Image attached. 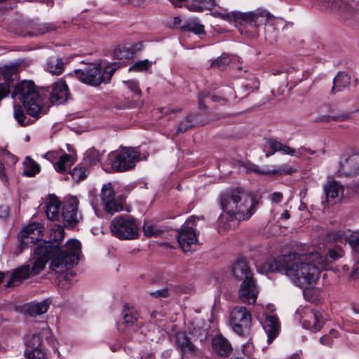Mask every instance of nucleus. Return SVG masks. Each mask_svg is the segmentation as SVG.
Returning <instances> with one entry per match:
<instances>
[{
  "instance_id": "nucleus-1",
  "label": "nucleus",
  "mask_w": 359,
  "mask_h": 359,
  "mask_svg": "<svg viewBox=\"0 0 359 359\" xmlns=\"http://www.w3.org/2000/svg\"><path fill=\"white\" fill-rule=\"evenodd\" d=\"M43 226L39 222H32L23 228L18 233L20 251L36 244L34 253L37 257L30 273H40L50 260V269L55 273H62L77 264L81 252V244L76 239L69 240L61 248L48 245L47 241L41 240Z\"/></svg>"
},
{
  "instance_id": "nucleus-2",
  "label": "nucleus",
  "mask_w": 359,
  "mask_h": 359,
  "mask_svg": "<svg viewBox=\"0 0 359 359\" xmlns=\"http://www.w3.org/2000/svg\"><path fill=\"white\" fill-rule=\"evenodd\" d=\"M343 253L340 247L329 248L326 256L314 251L293 252L273 259L269 269L288 276L294 284L304 289V295L307 298L309 287L318 279L320 271L327 269Z\"/></svg>"
},
{
  "instance_id": "nucleus-3",
  "label": "nucleus",
  "mask_w": 359,
  "mask_h": 359,
  "mask_svg": "<svg viewBox=\"0 0 359 359\" xmlns=\"http://www.w3.org/2000/svg\"><path fill=\"white\" fill-rule=\"evenodd\" d=\"M219 203L224 212L231 219L248 220L255 212L258 201L241 188L226 190L220 195Z\"/></svg>"
},
{
  "instance_id": "nucleus-4",
  "label": "nucleus",
  "mask_w": 359,
  "mask_h": 359,
  "mask_svg": "<svg viewBox=\"0 0 359 359\" xmlns=\"http://www.w3.org/2000/svg\"><path fill=\"white\" fill-rule=\"evenodd\" d=\"M13 96L22 101L27 113L39 118L47 113L42 104V99L36 86L32 81H22L16 85Z\"/></svg>"
},
{
  "instance_id": "nucleus-5",
  "label": "nucleus",
  "mask_w": 359,
  "mask_h": 359,
  "mask_svg": "<svg viewBox=\"0 0 359 359\" xmlns=\"http://www.w3.org/2000/svg\"><path fill=\"white\" fill-rule=\"evenodd\" d=\"M110 165H103L104 170L107 172H126L135 168L140 161V152L131 147L123 148L118 151H113L108 156Z\"/></svg>"
},
{
  "instance_id": "nucleus-6",
  "label": "nucleus",
  "mask_w": 359,
  "mask_h": 359,
  "mask_svg": "<svg viewBox=\"0 0 359 359\" xmlns=\"http://www.w3.org/2000/svg\"><path fill=\"white\" fill-rule=\"evenodd\" d=\"M111 234L121 240H133L138 236V225L130 215H122L113 219L110 224Z\"/></svg>"
},
{
  "instance_id": "nucleus-7",
  "label": "nucleus",
  "mask_w": 359,
  "mask_h": 359,
  "mask_svg": "<svg viewBox=\"0 0 359 359\" xmlns=\"http://www.w3.org/2000/svg\"><path fill=\"white\" fill-rule=\"evenodd\" d=\"M252 316L251 311L243 306H234L229 314V323L233 331L242 337L251 332Z\"/></svg>"
},
{
  "instance_id": "nucleus-8",
  "label": "nucleus",
  "mask_w": 359,
  "mask_h": 359,
  "mask_svg": "<svg viewBox=\"0 0 359 359\" xmlns=\"http://www.w3.org/2000/svg\"><path fill=\"white\" fill-rule=\"evenodd\" d=\"M268 15L269 13L257 11L247 13L232 11L227 13L220 14L222 19L229 22L230 23L233 22L236 25L237 24H248L254 27L263 24L266 17H268Z\"/></svg>"
},
{
  "instance_id": "nucleus-9",
  "label": "nucleus",
  "mask_w": 359,
  "mask_h": 359,
  "mask_svg": "<svg viewBox=\"0 0 359 359\" xmlns=\"http://www.w3.org/2000/svg\"><path fill=\"white\" fill-rule=\"evenodd\" d=\"M296 316L303 327L313 332L320 330L325 324L321 312L309 306L299 308L296 311Z\"/></svg>"
},
{
  "instance_id": "nucleus-10",
  "label": "nucleus",
  "mask_w": 359,
  "mask_h": 359,
  "mask_svg": "<svg viewBox=\"0 0 359 359\" xmlns=\"http://www.w3.org/2000/svg\"><path fill=\"white\" fill-rule=\"evenodd\" d=\"M196 219H200V217H191L177 232V241L180 248L184 252L190 251L192 246L197 243V235L194 229Z\"/></svg>"
},
{
  "instance_id": "nucleus-11",
  "label": "nucleus",
  "mask_w": 359,
  "mask_h": 359,
  "mask_svg": "<svg viewBox=\"0 0 359 359\" xmlns=\"http://www.w3.org/2000/svg\"><path fill=\"white\" fill-rule=\"evenodd\" d=\"M74 74L80 81L88 85L96 86L103 83L102 67L99 63L90 64L84 69H75Z\"/></svg>"
},
{
  "instance_id": "nucleus-12",
  "label": "nucleus",
  "mask_w": 359,
  "mask_h": 359,
  "mask_svg": "<svg viewBox=\"0 0 359 359\" xmlns=\"http://www.w3.org/2000/svg\"><path fill=\"white\" fill-rule=\"evenodd\" d=\"M100 200L103 210L110 215L123 210L121 201H118L115 196V191L111 183H107L102 186Z\"/></svg>"
},
{
  "instance_id": "nucleus-13",
  "label": "nucleus",
  "mask_w": 359,
  "mask_h": 359,
  "mask_svg": "<svg viewBox=\"0 0 359 359\" xmlns=\"http://www.w3.org/2000/svg\"><path fill=\"white\" fill-rule=\"evenodd\" d=\"M79 200L76 196L67 198L62 203V216L65 224L75 225L81 218L78 212Z\"/></svg>"
},
{
  "instance_id": "nucleus-14",
  "label": "nucleus",
  "mask_w": 359,
  "mask_h": 359,
  "mask_svg": "<svg viewBox=\"0 0 359 359\" xmlns=\"http://www.w3.org/2000/svg\"><path fill=\"white\" fill-rule=\"evenodd\" d=\"M326 239L329 241L348 243L353 251L359 254V232H353L350 229H340L328 233Z\"/></svg>"
},
{
  "instance_id": "nucleus-15",
  "label": "nucleus",
  "mask_w": 359,
  "mask_h": 359,
  "mask_svg": "<svg viewBox=\"0 0 359 359\" xmlns=\"http://www.w3.org/2000/svg\"><path fill=\"white\" fill-rule=\"evenodd\" d=\"M259 291L255 280H247L242 282L238 289V299L243 304H255Z\"/></svg>"
},
{
  "instance_id": "nucleus-16",
  "label": "nucleus",
  "mask_w": 359,
  "mask_h": 359,
  "mask_svg": "<svg viewBox=\"0 0 359 359\" xmlns=\"http://www.w3.org/2000/svg\"><path fill=\"white\" fill-rule=\"evenodd\" d=\"M359 172V154L342 157L339 162V176L350 177Z\"/></svg>"
},
{
  "instance_id": "nucleus-17",
  "label": "nucleus",
  "mask_w": 359,
  "mask_h": 359,
  "mask_svg": "<svg viewBox=\"0 0 359 359\" xmlns=\"http://www.w3.org/2000/svg\"><path fill=\"white\" fill-rule=\"evenodd\" d=\"M231 273L239 281H247L254 279L253 274L247 261L243 258L237 259L231 265Z\"/></svg>"
},
{
  "instance_id": "nucleus-18",
  "label": "nucleus",
  "mask_w": 359,
  "mask_h": 359,
  "mask_svg": "<svg viewBox=\"0 0 359 359\" xmlns=\"http://www.w3.org/2000/svg\"><path fill=\"white\" fill-rule=\"evenodd\" d=\"M69 88L62 79L53 83L50 87V100L54 104H61L65 103L68 99Z\"/></svg>"
},
{
  "instance_id": "nucleus-19",
  "label": "nucleus",
  "mask_w": 359,
  "mask_h": 359,
  "mask_svg": "<svg viewBox=\"0 0 359 359\" xmlns=\"http://www.w3.org/2000/svg\"><path fill=\"white\" fill-rule=\"evenodd\" d=\"M262 327L267 334V342L271 344L279 333L280 329L279 320L276 316L266 315L262 322Z\"/></svg>"
},
{
  "instance_id": "nucleus-20",
  "label": "nucleus",
  "mask_w": 359,
  "mask_h": 359,
  "mask_svg": "<svg viewBox=\"0 0 359 359\" xmlns=\"http://www.w3.org/2000/svg\"><path fill=\"white\" fill-rule=\"evenodd\" d=\"M323 189L327 203L337 198H341L344 196V186L334 180H327Z\"/></svg>"
},
{
  "instance_id": "nucleus-21",
  "label": "nucleus",
  "mask_w": 359,
  "mask_h": 359,
  "mask_svg": "<svg viewBox=\"0 0 359 359\" xmlns=\"http://www.w3.org/2000/svg\"><path fill=\"white\" fill-rule=\"evenodd\" d=\"M175 343L177 348L182 352V356L195 355L196 354L195 346L190 341L189 337L184 333L179 332L176 334Z\"/></svg>"
},
{
  "instance_id": "nucleus-22",
  "label": "nucleus",
  "mask_w": 359,
  "mask_h": 359,
  "mask_svg": "<svg viewBox=\"0 0 359 359\" xmlns=\"http://www.w3.org/2000/svg\"><path fill=\"white\" fill-rule=\"evenodd\" d=\"M265 148L274 149L277 152H282L283 154H288L292 156H299L304 149L303 148H298L297 150L294 149L273 138L266 139Z\"/></svg>"
},
{
  "instance_id": "nucleus-23",
  "label": "nucleus",
  "mask_w": 359,
  "mask_h": 359,
  "mask_svg": "<svg viewBox=\"0 0 359 359\" xmlns=\"http://www.w3.org/2000/svg\"><path fill=\"white\" fill-rule=\"evenodd\" d=\"M265 148L274 149L277 152H282L283 154H288L292 156H299L304 149L303 148H298L297 150L294 149L273 138L266 139Z\"/></svg>"
},
{
  "instance_id": "nucleus-24",
  "label": "nucleus",
  "mask_w": 359,
  "mask_h": 359,
  "mask_svg": "<svg viewBox=\"0 0 359 359\" xmlns=\"http://www.w3.org/2000/svg\"><path fill=\"white\" fill-rule=\"evenodd\" d=\"M212 344L214 351L220 356L227 357L233 351L231 344L222 335L215 337L212 339Z\"/></svg>"
},
{
  "instance_id": "nucleus-25",
  "label": "nucleus",
  "mask_w": 359,
  "mask_h": 359,
  "mask_svg": "<svg viewBox=\"0 0 359 359\" xmlns=\"http://www.w3.org/2000/svg\"><path fill=\"white\" fill-rule=\"evenodd\" d=\"M60 207V200L54 195H49L44 207L47 217L50 220H57L59 217Z\"/></svg>"
},
{
  "instance_id": "nucleus-26",
  "label": "nucleus",
  "mask_w": 359,
  "mask_h": 359,
  "mask_svg": "<svg viewBox=\"0 0 359 359\" xmlns=\"http://www.w3.org/2000/svg\"><path fill=\"white\" fill-rule=\"evenodd\" d=\"M30 273V268L28 265L18 268L13 271L11 279L5 286L9 287L18 285L23 280L27 278Z\"/></svg>"
},
{
  "instance_id": "nucleus-27",
  "label": "nucleus",
  "mask_w": 359,
  "mask_h": 359,
  "mask_svg": "<svg viewBox=\"0 0 359 359\" xmlns=\"http://www.w3.org/2000/svg\"><path fill=\"white\" fill-rule=\"evenodd\" d=\"M50 302L45 299L41 302H31L27 304V311L30 316H36L45 313L49 309Z\"/></svg>"
},
{
  "instance_id": "nucleus-28",
  "label": "nucleus",
  "mask_w": 359,
  "mask_h": 359,
  "mask_svg": "<svg viewBox=\"0 0 359 359\" xmlns=\"http://www.w3.org/2000/svg\"><path fill=\"white\" fill-rule=\"evenodd\" d=\"M41 167L36 161L29 156H27L23 162L22 175L25 177H32L38 174Z\"/></svg>"
},
{
  "instance_id": "nucleus-29",
  "label": "nucleus",
  "mask_w": 359,
  "mask_h": 359,
  "mask_svg": "<svg viewBox=\"0 0 359 359\" xmlns=\"http://www.w3.org/2000/svg\"><path fill=\"white\" fill-rule=\"evenodd\" d=\"M332 92L341 91L351 85V76L346 72H339L333 80Z\"/></svg>"
},
{
  "instance_id": "nucleus-30",
  "label": "nucleus",
  "mask_w": 359,
  "mask_h": 359,
  "mask_svg": "<svg viewBox=\"0 0 359 359\" xmlns=\"http://www.w3.org/2000/svg\"><path fill=\"white\" fill-rule=\"evenodd\" d=\"M215 6V0H191L188 5V8L194 12H201L211 10Z\"/></svg>"
},
{
  "instance_id": "nucleus-31",
  "label": "nucleus",
  "mask_w": 359,
  "mask_h": 359,
  "mask_svg": "<svg viewBox=\"0 0 359 359\" xmlns=\"http://www.w3.org/2000/svg\"><path fill=\"white\" fill-rule=\"evenodd\" d=\"M144 234L147 237H159L163 233L164 230L162 227L154 224L151 221H147L142 226Z\"/></svg>"
},
{
  "instance_id": "nucleus-32",
  "label": "nucleus",
  "mask_w": 359,
  "mask_h": 359,
  "mask_svg": "<svg viewBox=\"0 0 359 359\" xmlns=\"http://www.w3.org/2000/svg\"><path fill=\"white\" fill-rule=\"evenodd\" d=\"M123 324L130 327L135 325L138 321V314L133 308L125 306L122 311Z\"/></svg>"
},
{
  "instance_id": "nucleus-33",
  "label": "nucleus",
  "mask_w": 359,
  "mask_h": 359,
  "mask_svg": "<svg viewBox=\"0 0 359 359\" xmlns=\"http://www.w3.org/2000/svg\"><path fill=\"white\" fill-rule=\"evenodd\" d=\"M64 63L62 58L50 57L46 63V69L53 75H59L63 72Z\"/></svg>"
},
{
  "instance_id": "nucleus-34",
  "label": "nucleus",
  "mask_w": 359,
  "mask_h": 359,
  "mask_svg": "<svg viewBox=\"0 0 359 359\" xmlns=\"http://www.w3.org/2000/svg\"><path fill=\"white\" fill-rule=\"evenodd\" d=\"M26 348L25 351L43 349L42 347V338L40 334H32L26 337L25 339Z\"/></svg>"
},
{
  "instance_id": "nucleus-35",
  "label": "nucleus",
  "mask_w": 359,
  "mask_h": 359,
  "mask_svg": "<svg viewBox=\"0 0 359 359\" xmlns=\"http://www.w3.org/2000/svg\"><path fill=\"white\" fill-rule=\"evenodd\" d=\"M74 163V157L68 154H63L59 156L58 161L54 164L55 169L60 172H62L69 168Z\"/></svg>"
},
{
  "instance_id": "nucleus-36",
  "label": "nucleus",
  "mask_w": 359,
  "mask_h": 359,
  "mask_svg": "<svg viewBox=\"0 0 359 359\" xmlns=\"http://www.w3.org/2000/svg\"><path fill=\"white\" fill-rule=\"evenodd\" d=\"M64 228L59 224H53L50 228L49 234V243L59 244L64 239ZM48 243V242H47Z\"/></svg>"
},
{
  "instance_id": "nucleus-37",
  "label": "nucleus",
  "mask_w": 359,
  "mask_h": 359,
  "mask_svg": "<svg viewBox=\"0 0 359 359\" xmlns=\"http://www.w3.org/2000/svg\"><path fill=\"white\" fill-rule=\"evenodd\" d=\"M28 28L30 29V30L22 31V35L24 36H33L43 34L50 30V27L46 25H37L33 23L30 24Z\"/></svg>"
},
{
  "instance_id": "nucleus-38",
  "label": "nucleus",
  "mask_w": 359,
  "mask_h": 359,
  "mask_svg": "<svg viewBox=\"0 0 359 359\" xmlns=\"http://www.w3.org/2000/svg\"><path fill=\"white\" fill-rule=\"evenodd\" d=\"M13 116L20 126H24L29 123V120L27 118L20 105L13 106Z\"/></svg>"
},
{
  "instance_id": "nucleus-39",
  "label": "nucleus",
  "mask_w": 359,
  "mask_h": 359,
  "mask_svg": "<svg viewBox=\"0 0 359 359\" xmlns=\"http://www.w3.org/2000/svg\"><path fill=\"white\" fill-rule=\"evenodd\" d=\"M205 98L209 99L212 102H220L221 104H224L226 103V100L221 98L220 97L215 95H210L208 93H203L199 94L198 95V106L200 109H205V106L203 104V101Z\"/></svg>"
},
{
  "instance_id": "nucleus-40",
  "label": "nucleus",
  "mask_w": 359,
  "mask_h": 359,
  "mask_svg": "<svg viewBox=\"0 0 359 359\" xmlns=\"http://www.w3.org/2000/svg\"><path fill=\"white\" fill-rule=\"evenodd\" d=\"M194 116L192 114L188 115L183 121H182L178 126L177 133H184L194 126Z\"/></svg>"
},
{
  "instance_id": "nucleus-41",
  "label": "nucleus",
  "mask_w": 359,
  "mask_h": 359,
  "mask_svg": "<svg viewBox=\"0 0 359 359\" xmlns=\"http://www.w3.org/2000/svg\"><path fill=\"white\" fill-rule=\"evenodd\" d=\"M70 175L74 180L80 182L87 177L88 173L86 168L77 165L70 171Z\"/></svg>"
},
{
  "instance_id": "nucleus-42",
  "label": "nucleus",
  "mask_w": 359,
  "mask_h": 359,
  "mask_svg": "<svg viewBox=\"0 0 359 359\" xmlns=\"http://www.w3.org/2000/svg\"><path fill=\"white\" fill-rule=\"evenodd\" d=\"M25 359H48L43 349L24 351Z\"/></svg>"
},
{
  "instance_id": "nucleus-43",
  "label": "nucleus",
  "mask_w": 359,
  "mask_h": 359,
  "mask_svg": "<svg viewBox=\"0 0 359 359\" xmlns=\"http://www.w3.org/2000/svg\"><path fill=\"white\" fill-rule=\"evenodd\" d=\"M119 67L117 63H111L107 65L103 70L102 69V76H103V83H108L111 81L112 75Z\"/></svg>"
},
{
  "instance_id": "nucleus-44",
  "label": "nucleus",
  "mask_w": 359,
  "mask_h": 359,
  "mask_svg": "<svg viewBox=\"0 0 359 359\" xmlns=\"http://www.w3.org/2000/svg\"><path fill=\"white\" fill-rule=\"evenodd\" d=\"M101 159L100 153L95 149H90L86 151V160L88 162L90 165H95L97 164Z\"/></svg>"
},
{
  "instance_id": "nucleus-45",
  "label": "nucleus",
  "mask_w": 359,
  "mask_h": 359,
  "mask_svg": "<svg viewBox=\"0 0 359 359\" xmlns=\"http://www.w3.org/2000/svg\"><path fill=\"white\" fill-rule=\"evenodd\" d=\"M338 335V331L334 329H332L328 334L320 337V342L324 346H330L333 343V339L334 338H337Z\"/></svg>"
},
{
  "instance_id": "nucleus-46",
  "label": "nucleus",
  "mask_w": 359,
  "mask_h": 359,
  "mask_svg": "<svg viewBox=\"0 0 359 359\" xmlns=\"http://www.w3.org/2000/svg\"><path fill=\"white\" fill-rule=\"evenodd\" d=\"M133 53L126 47H118L114 52V57L118 60L130 59Z\"/></svg>"
},
{
  "instance_id": "nucleus-47",
  "label": "nucleus",
  "mask_w": 359,
  "mask_h": 359,
  "mask_svg": "<svg viewBox=\"0 0 359 359\" xmlns=\"http://www.w3.org/2000/svg\"><path fill=\"white\" fill-rule=\"evenodd\" d=\"M231 62L230 57L228 55L224 54L220 57L214 60L211 66L217 67L219 69H224Z\"/></svg>"
},
{
  "instance_id": "nucleus-48",
  "label": "nucleus",
  "mask_w": 359,
  "mask_h": 359,
  "mask_svg": "<svg viewBox=\"0 0 359 359\" xmlns=\"http://www.w3.org/2000/svg\"><path fill=\"white\" fill-rule=\"evenodd\" d=\"M151 66V62L148 60H140L135 62L129 68L130 71L142 72L147 70Z\"/></svg>"
},
{
  "instance_id": "nucleus-49",
  "label": "nucleus",
  "mask_w": 359,
  "mask_h": 359,
  "mask_svg": "<svg viewBox=\"0 0 359 359\" xmlns=\"http://www.w3.org/2000/svg\"><path fill=\"white\" fill-rule=\"evenodd\" d=\"M172 287H166L160 290L152 291L149 292V294L155 298L161 299L168 297L172 292Z\"/></svg>"
},
{
  "instance_id": "nucleus-50",
  "label": "nucleus",
  "mask_w": 359,
  "mask_h": 359,
  "mask_svg": "<svg viewBox=\"0 0 359 359\" xmlns=\"http://www.w3.org/2000/svg\"><path fill=\"white\" fill-rule=\"evenodd\" d=\"M243 167L245 168L247 172H255L256 174H266V172H264L261 170L258 165L254 164L252 162L247 161L243 163Z\"/></svg>"
},
{
  "instance_id": "nucleus-51",
  "label": "nucleus",
  "mask_w": 359,
  "mask_h": 359,
  "mask_svg": "<svg viewBox=\"0 0 359 359\" xmlns=\"http://www.w3.org/2000/svg\"><path fill=\"white\" fill-rule=\"evenodd\" d=\"M348 8V4L341 0H334L332 5V9L337 11L340 14H342L344 11H346Z\"/></svg>"
},
{
  "instance_id": "nucleus-52",
  "label": "nucleus",
  "mask_w": 359,
  "mask_h": 359,
  "mask_svg": "<svg viewBox=\"0 0 359 359\" xmlns=\"http://www.w3.org/2000/svg\"><path fill=\"white\" fill-rule=\"evenodd\" d=\"M124 84L136 95H141V90L139 88L138 83L135 80H128L123 81Z\"/></svg>"
},
{
  "instance_id": "nucleus-53",
  "label": "nucleus",
  "mask_w": 359,
  "mask_h": 359,
  "mask_svg": "<svg viewBox=\"0 0 359 359\" xmlns=\"http://www.w3.org/2000/svg\"><path fill=\"white\" fill-rule=\"evenodd\" d=\"M188 29L196 34H200L204 32V26L199 23L190 22L188 24Z\"/></svg>"
},
{
  "instance_id": "nucleus-54",
  "label": "nucleus",
  "mask_w": 359,
  "mask_h": 359,
  "mask_svg": "<svg viewBox=\"0 0 359 359\" xmlns=\"http://www.w3.org/2000/svg\"><path fill=\"white\" fill-rule=\"evenodd\" d=\"M10 93L9 86L7 83H0V101L8 95Z\"/></svg>"
},
{
  "instance_id": "nucleus-55",
  "label": "nucleus",
  "mask_w": 359,
  "mask_h": 359,
  "mask_svg": "<svg viewBox=\"0 0 359 359\" xmlns=\"http://www.w3.org/2000/svg\"><path fill=\"white\" fill-rule=\"evenodd\" d=\"M4 158V161L7 163L11 164V165L15 164L16 162L18 161L17 157L8 152L5 153Z\"/></svg>"
},
{
  "instance_id": "nucleus-56",
  "label": "nucleus",
  "mask_w": 359,
  "mask_h": 359,
  "mask_svg": "<svg viewBox=\"0 0 359 359\" xmlns=\"http://www.w3.org/2000/svg\"><path fill=\"white\" fill-rule=\"evenodd\" d=\"M283 198V194L280 192H274L271 195V201L273 203H279Z\"/></svg>"
},
{
  "instance_id": "nucleus-57",
  "label": "nucleus",
  "mask_w": 359,
  "mask_h": 359,
  "mask_svg": "<svg viewBox=\"0 0 359 359\" xmlns=\"http://www.w3.org/2000/svg\"><path fill=\"white\" fill-rule=\"evenodd\" d=\"M299 148H303L304 149L302 151L301 154H299V156H297V158H301L304 156H305V154L306 153H309L310 154H314L316 153V151L314 150H312L310 148H306V147L304 146H302L300 147Z\"/></svg>"
},
{
  "instance_id": "nucleus-58",
  "label": "nucleus",
  "mask_w": 359,
  "mask_h": 359,
  "mask_svg": "<svg viewBox=\"0 0 359 359\" xmlns=\"http://www.w3.org/2000/svg\"><path fill=\"white\" fill-rule=\"evenodd\" d=\"M8 208L6 205L0 206V217H6L8 215Z\"/></svg>"
},
{
  "instance_id": "nucleus-59",
  "label": "nucleus",
  "mask_w": 359,
  "mask_h": 359,
  "mask_svg": "<svg viewBox=\"0 0 359 359\" xmlns=\"http://www.w3.org/2000/svg\"><path fill=\"white\" fill-rule=\"evenodd\" d=\"M46 158L48 160H53V159H57L59 158L58 154L55 151H51L46 154L45 155Z\"/></svg>"
},
{
  "instance_id": "nucleus-60",
  "label": "nucleus",
  "mask_w": 359,
  "mask_h": 359,
  "mask_svg": "<svg viewBox=\"0 0 359 359\" xmlns=\"http://www.w3.org/2000/svg\"><path fill=\"white\" fill-rule=\"evenodd\" d=\"M241 90H243V91L245 93L244 95V96H245L249 95L253 90V87H252L249 84H245V86L241 87Z\"/></svg>"
},
{
  "instance_id": "nucleus-61",
  "label": "nucleus",
  "mask_w": 359,
  "mask_h": 359,
  "mask_svg": "<svg viewBox=\"0 0 359 359\" xmlns=\"http://www.w3.org/2000/svg\"><path fill=\"white\" fill-rule=\"evenodd\" d=\"M223 219H224L223 217H219V226H222L224 230H227L230 228V224L228 222L227 223L224 222Z\"/></svg>"
},
{
  "instance_id": "nucleus-62",
  "label": "nucleus",
  "mask_w": 359,
  "mask_h": 359,
  "mask_svg": "<svg viewBox=\"0 0 359 359\" xmlns=\"http://www.w3.org/2000/svg\"><path fill=\"white\" fill-rule=\"evenodd\" d=\"M264 151L266 152L265 156L266 158L273 155L276 152H277L274 149L265 148Z\"/></svg>"
},
{
  "instance_id": "nucleus-63",
  "label": "nucleus",
  "mask_w": 359,
  "mask_h": 359,
  "mask_svg": "<svg viewBox=\"0 0 359 359\" xmlns=\"http://www.w3.org/2000/svg\"><path fill=\"white\" fill-rule=\"evenodd\" d=\"M351 277L357 279L359 278V266L356 267L353 271L351 273Z\"/></svg>"
},
{
  "instance_id": "nucleus-64",
  "label": "nucleus",
  "mask_w": 359,
  "mask_h": 359,
  "mask_svg": "<svg viewBox=\"0 0 359 359\" xmlns=\"http://www.w3.org/2000/svg\"><path fill=\"white\" fill-rule=\"evenodd\" d=\"M5 177V168L1 162H0V178L4 179Z\"/></svg>"
}]
</instances>
